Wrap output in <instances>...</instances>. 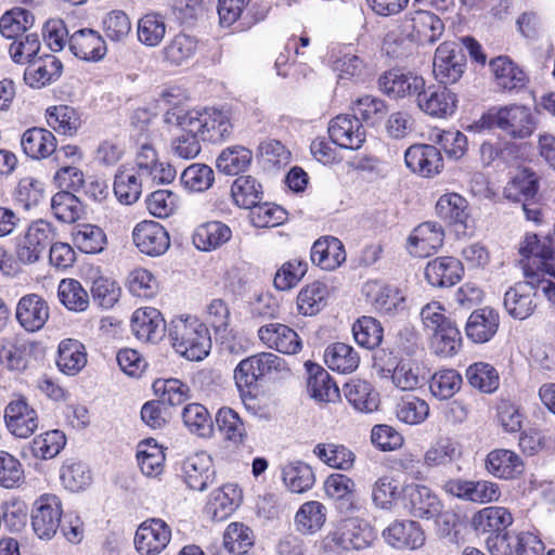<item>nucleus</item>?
I'll use <instances>...</instances> for the list:
<instances>
[{"instance_id": "27", "label": "nucleus", "mask_w": 555, "mask_h": 555, "mask_svg": "<svg viewBox=\"0 0 555 555\" xmlns=\"http://www.w3.org/2000/svg\"><path fill=\"white\" fill-rule=\"evenodd\" d=\"M464 269L462 262L449 256L430 260L425 268L428 283L435 287H450L460 282Z\"/></svg>"}, {"instance_id": "45", "label": "nucleus", "mask_w": 555, "mask_h": 555, "mask_svg": "<svg viewBox=\"0 0 555 555\" xmlns=\"http://www.w3.org/2000/svg\"><path fill=\"white\" fill-rule=\"evenodd\" d=\"M437 215L451 224L466 227L468 203L457 193H447L439 197L436 204Z\"/></svg>"}, {"instance_id": "34", "label": "nucleus", "mask_w": 555, "mask_h": 555, "mask_svg": "<svg viewBox=\"0 0 555 555\" xmlns=\"http://www.w3.org/2000/svg\"><path fill=\"white\" fill-rule=\"evenodd\" d=\"M490 68L496 85L503 90H519L528 82L526 73L507 56H498L491 60Z\"/></svg>"}, {"instance_id": "31", "label": "nucleus", "mask_w": 555, "mask_h": 555, "mask_svg": "<svg viewBox=\"0 0 555 555\" xmlns=\"http://www.w3.org/2000/svg\"><path fill=\"white\" fill-rule=\"evenodd\" d=\"M21 146L23 152L33 159H43L55 152L56 139L44 128H29L22 134Z\"/></svg>"}, {"instance_id": "11", "label": "nucleus", "mask_w": 555, "mask_h": 555, "mask_svg": "<svg viewBox=\"0 0 555 555\" xmlns=\"http://www.w3.org/2000/svg\"><path fill=\"white\" fill-rule=\"evenodd\" d=\"M328 134L334 144L341 149L357 151L366 139V131L354 115L340 114L328 124Z\"/></svg>"}, {"instance_id": "36", "label": "nucleus", "mask_w": 555, "mask_h": 555, "mask_svg": "<svg viewBox=\"0 0 555 555\" xmlns=\"http://www.w3.org/2000/svg\"><path fill=\"white\" fill-rule=\"evenodd\" d=\"M232 236L231 229L221 221H209L196 228L193 234V244L203 251L219 248Z\"/></svg>"}, {"instance_id": "44", "label": "nucleus", "mask_w": 555, "mask_h": 555, "mask_svg": "<svg viewBox=\"0 0 555 555\" xmlns=\"http://www.w3.org/2000/svg\"><path fill=\"white\" fill-rule=\"evenodd\" d=\"M235 204L245 209H251L260 204L263 197L262 185L253 176H240L231 186Z\"/></svg>"}, {"instance_id": "5", "label": "nucleus", "mask_w": 555, "mask_h": 555, "mask_svg": "<svg viewBox=\"0 0 555 555\" xmlns=\"http://www.w3.org/2000/svg\"><path fill=\"white\" fill-rule=\"evenodd\" d=\"M457 95L446 85H429L424 81L423 90L415 100L417 108L433 118L447 119L457 108Z\"/></svg>"}, {"instance_id": "57", "label": "nucleus", "mask_w": 555, "mask_h": 555, "mask_svg": "<svg viewBox=\"0 0 555 555\" xmlns=\"http://www.w3.org/2000/svg\"><path fill=\"white\" fill-rule=\"evenodd\" d=\"M65 444V435L54 429L36 436L30 442V451L36 459L50 460L55 457Z\"/></svg>"}, {"instance_id": "40", "label": "nucleus", "mask_w": 555, "mask_h": 555, "mask_svg": "<svg viewBox=\"0 0 555 555\" xmlns=\"http://www.w3.org/2000/svg\"><path fill=\"white\" fill-rule=\"evenodd\" d=\"M326 365L338 373H352L359 366L360 357L352 346L345 343H334L324 351Z\"/></svg>"}, {"instance_id": "32", "label": "nucleus", "mask_w": 555, "mask_h": 555, "mask_svg": "<svg viewBox=\"0 0 555 555\" xmlns=\"http://www.w3.org/2000/svg\"><path fill=\"white\" fill-rule=\"evenodd\" d=\"M88 362L85 345L73 338L63 339L57 349L56 365L59 370L68 375H77Z\"/></svg>"}, {"instance_id": "64", "label": "nucleus", "mask_w": 555, "mask_h": 555, "mask_svg": "<svg viewBox=\"0 0 555 555\" xmlns=\"http://www.w3.org/2000/svg\"><path fill=\"white\" fill-rule=\"evenodd\" d=\"M401 494L402 489L389 476L379 477L372 486V502L379 509H392Z\"/></svg>"}, {"instance_id": "58", "label": "nucleus", "mask_w": 555, "mask_h": 555, "mask_svg": "<svg viewBox=\"0 0 555 555\" xmlns=\"http://www.w3.org/2000/svg\"><path fill=\"white\" fill-rule=\"evenodd\" d=\"M57 295L68 310L81 312L89 306V295L77 280H62L59 284Z\"/></svg>"}, {"instance_id": "41", "label": "nucleus", "mask_w": 555, "mask_h": 555, "mask_svg": "<svg viewBox=\"0 0 555 555\" xmlns=\"http://www.w3.org/2000/svg\"><path fill=\"white\" fill-rule=\"evenodd\" d=\"M461 456V444L449 437H441L433 442L424 453V465L429 468L446 466L460 460Z\"/></svg>"}, {"instance_id": "53", "label": "nucleus", "mask_w": 555, "mask_h": 555, "mask_svg": "<svg viewBox=\"0 0 555 555\" xmlns=\"http://www.w3.org/2000/svg\"><path fill=\"white\" fill-rule=\"evenodd\" d=\"M72 235L75 246L86 254L101 253L106 245L104 231L94 224H79L75 228Z\"/></svg>"}, {"instance_id": "17", "label": "nucleus", "mask_w": 555, "mask_h": 555, "mask_svg": "<svg viewBox=\"0 0 555 555\" xmlns=\"http://www.w3.org/2000/svg\"><path fill=\"white\" fill-rule=\"evenodd\" d=\"M534 276H526V282H518L505 292L504 308L513 319L526 320L533 314L537 308Z\"/></svg>"}, {"instance_id": "43", "label": "nucleus", "mask_w": 555, "mask_h": 555, "mask_svg": "<svg viewBox=\"0 0 555 555\" xmlns=\"http://www.w3.org/2000/svg\"><path fill=\"white\" fill-rule=\"evenodd\" d=\"M197 51L195 37L179 33L163 49L164 61L173 66L189 62Z\"/></svg>"}, {"instance_id": "62", "label": "nucleus", "mask_w": 555, "mask_h": 555, "mask_svg": "<svg viewBox=\"0 0 555 555\" xmlns=\"http://www.w3.org/2000/svg\"><path fill=\"white\" fill-rule=\"evenodd\" d=\"M51 209L57 220L73 223L80 218L82 205L72 192H57L51 198Z\"/></svg>"}, {"instance_id": "46", "label": "nucleus", "mask_w": 555, "mask_h": 555, "mask_svg": "<svg viewBox=\"0 0 555 555\" xmlns=\"http://www.w3.org/2000/svg\"><path fill=\"white\" fill-rule=\"evenodd\" d=\"M326 520V508L319 501L304 503L295 515V525L299 532L313 534L318 532Z\"/></svg>"}, {"instance_id": "35", "label": "nucleus", "mask_w": 555, "mask_h": 555, "mask_svg": "<svg viewBox=\"0 0 555 555\" xmlns=\"http://www.w3.org/2000/svg\"><path fill=\"white\" fill-rule=\"evenodd\" d=\"M309 374L307 387L311 397L320 402H333L339 398V389L322 366L307 362Z\"/></svg>"}, {"instance_id": "51", "label": "nucleus", "mask_w": 555, "mask_h": 555, "mask_svg": "<svg viewBox=\"0 0 555 555\" xmlns=\"http://www.w3.org/2000/svg\"><path fill=\"white\" fill-rule=\"evenodd\" d=\"M216 424L222 436L236 444L244 443L247 437L246 426L236 411L224 406L216 414Z\"/></svg>"}, {"instance_id": "39", "label": "nucleus", "mask_w": 555, "mask_h": 555, "mask_svg": "<svg viewBox=\"0 0 555 555\" xmlns=\"http://www.w3.org/2000/svg\"><path fill=\"white\" fill-rule=\"evenodd\" d=\"M348 402L360 412L371 413L378 408V393L363 379H352L344 386Z\"/></svg>"}, {"instance_id": "61", "label": "nucleus", "mask_w": 555, "mask_h": 555, "mask_svg": "<svg viewBox=\"0 0 555 555\" xmlns=\"http://www.w3.org/2000/svg\"><path fill=\"white\" fill-rule=\"evenodd\" d=\"M429 414V405L423 399L413 395L403 397L396 405V415L399 421L409 425L423 423Z\"/></svg>"}, {"instance_id": "30", "label": "nucleus", "mask_w": 555, "mask_h": 555, "mask_svg": "<svg viewBox=\"0 0 555 555\" xmlns=\"http://www.w3.org/2000/svg\"><path fill=\"white\" fill-rule=\"evenodd\" d=\"M324 491L335 502L340 513L348 514L356 511V482L347 475L331 474L324 481Z\"/></svg>"}, {"instance_id": "56", "label": "nucleus", "mask_w": 555, "mask_h": 555, "mask_svg": "<svg viewBox=\"0 0 555 555\" xmlns=\"http://www.w3.org/2000/svg\"><path fill=\"white\" fill-rule=\"evenodd\" d=\"M434 352L441 357H452L462 346V336L453 322L430 334Z\"/></svg>"}, {"instance_id": "25", "label": "nucleus", "mask_w": 555, "mask_h": 555, "mask_svg": "<svg viewBox=\"0 0 555 555\" xmlns=\"http://www.w3.org/2000/svg\"><path fill=\"white\" fill-rule=\"evenodd\" d=\"M63 72V64L53 54H43L27 65L24 80L31 88L40 89L57 80Z\"/></svg>"}, {"instance_id": "47", "label": "nucleus", "mask_w": 555, "mask_h": 555, "mask_svg": "<svg viewBox=\"0 0 555 555\" xmlns=\"http://www.w3.org/2000/svg\"><path fill=\"white\" fill-rule=\"evenodd\" d=\"M253 152L244 146L234 145L224 149L217 157L216 166L224 175L235 176L245 171L251 164Z\"/></svg>"}, {"instance_id": "60", "label": "nucleus", "mask_w": 555, "mask_h": 555, "mask_svg": "<svg viewBox=\"0 0 555 555\" xmlns=\"http://www.w3.org/2000/svg\"><path fill=\"white\" fill-rule=\"evenodd\" d=\"M47 122L53 130L64 135H73L80 126L76 111L67 105L48 108Z\"/></svg>"}, {"instance_id": "38", "label": "nucleus", "mask_w": 555, "mask_h": 555, "mask_svg": "<svg viewBox=\"0 0 555 555\" xmlns=\"http://www.w3.org/2000/svg\"><path fill=\"white\" fill-rule=\"evenodd\" d=\"M241 489L234 483H228L211 493L208 511L215 520L228 518L240 505Z\"/></svg>"}, {"instance_id": "9", "label": "nucleus", "mask_w": 555, "mask_h": 555, "mask_svg": "<svg viewBox=\"0 0 555 555\" xmlns=\"http://www.w3.org/2000/svg\"><path fill=\"white\" fill-rule=\"evenodd\" d=\"M171 540V528L160 518L144 520L137 529L134 546L141 555H158Z\"/></svg>"}, {"instance_id": "42", "label": "nucleus", "mask_w": 555, "mask_h": 555, "mask_svg": "<svg viewBox=\"0 0 555 555\" xmlns=\"http://www.w3.org/2000/svg\"><path fill=\"white\" fill-rule=\"evenodd\" d=\"M282 479L285 487L293 493H304L310 490L315 482L311 466L300 461L284 465Z\"/></svg>"}, {"instance_id": "10", "label": "nucleus", "mask_w": 555, "mask_h": 555, "mask_svg": "<svg viewBox=\"0 0 555 555\" xmlns=\"http://www.w3.org/2000/svg\"><path fill=\"white\" fill-rule=\"evenodd\" d=\"M494 122L498 128L514 139L530 137L537 127L531 109L517 104L501 107L494 117Z\"/></svg>"}, {"instance_id": "54", "label": "nucleus", "mask_w": 555, "mask_h": 555, "mask_svg": "<svg viewBox=\"0 0 555 555\" xmlns=\"http://www.w3.org/2000/svg\"><path fill=\"white\" fill-rule=\"evenodd\" d=\"M144 184L134 169L120 170L115 176L114 193L120 203L131 205L139 199Z\"/></svg>"}, {"instance_id": "28", "label": "nucleus", "mask_w": 555, "mask_h": 555, "mask_svg": "<svg viewBox=\"0 0 555 555\" xmlns=\"http://www.w3.org/2000/svg\"><path fill=\"white\" fill-rule=\"evenodd\" d=\"M69 49L75 56L83 61L102 60L107 48L102 36L93 29H80L70 37Z\"/></svg>"}, {"instance_id": "12", "label": "nucleus", "mask_w": 555, "mask_h": 555, "mask_svg": "<svg viewBox=\"0 0 555 555\" xmlns=\"http://www.w3.org/2000/svg\"><path fill=\"white\" fill-rule=\"evenodd\" d=\"M132 240L137 248L151 257L165 254L170 246L167 230L158 222L143 220L132 231Z\"/></svg>"}, {"instance_id": "22", "label": "nucleus", "mask_w": 555, "mask_h": 555, "mask_svg": "<svg viewBox=\"0 0 555 555\" xmlns=\"http://www.w3.org/2000/svg\"><path fill=\"white\" fill-rule=\"evenodd\" d=\"M258 337L267 347L281 353L295 354L301 349L298 334L285 324H266L258 330Z\"/></svg>"}, {"instance_id": "48", "label": "nucleus", "mask_w": 555, "mask_h": 555, "mask_svg": "<svg viewBox=\"0 0 555 555\" xmlns=\"http://www.w3.org/2000/svg\"><path fill=\"white\" fill-rule=\"evenodd\" d=\"M137 460L145 476L157 477L163 473L165 454L154 439H147L138 444Z\"/></svg>"}, {"instance_id": "59", "label": "nucleus", "mask_w": 555, "mask_h": 555, "mask_svg": "<svg viewBox=\"0 0 555 555\" xmlns=\"http://www.w3.org/2000/svg\"><path fill=\"white\" fill-rule=\"evenodd\" d=\"M180 181L190 192H204L212 185L215 173L208 165L194 163L182 171Z\"/></svg>"}, {"instance_id": "3", "label": "nucleus", "mask_w": 555, "mask_h": 555, "mask_svg": "<svg viewBox=\"0 0 555 555\" xmlns=\"http://www.w3.org/2000/svg\"><path fill=\"white\" fill-rule=\"evenodd\" d=\"M372 541V529L362 519L349 517L341 519L324 538V547L328 551L363 550Z\"/></svg>"}, {"instance_id": "26", "label": "nucleus", "mask_w": 555, "mask_h": 555, "mask_svg": "<svg viewBox=\"0 0 555 555\" xmlns=\"http://www.w3.org/2000/svg\"><path fill=\"white\" fill-rule=\"evenodd\" d=\"M485 467L490 475L504 480L515 479L525 470L520 456L508 449L490 451L486 457Z\"/></svg>"}, {"instance_id": "24", "label": "nucleus", "mask_w": 555, "mask_h": 555, "mask_svg": "<svg viewBox=\"0 0 555 555\" xmlns=\"http://www.w3.org/2000/svg\"><path fill=\"white\" fill-rule=\"evenodd\" d=\"M500 314L491 307L474 310L467 319L465 333L476 344L489 341L498 332Z\"/></svg>"}, {"instance_id": "19", "label": "nucleus", "mask_w": 555, "mask_h": 555, "mask_svg": "<svg viewBox=\"0 0 555 555\" xmlns=\"http://www.w3.org/2000/svg\"><path fill=\"white\" fill-rule=\"evenodd\" d=\"M408 168L423 177L438 175L443 168L440 151L431 144H414L404 153Z\"/></svg>"}, {"instance_id": "14", "label": "nucleus", "mask_w": 555, "mask_h": 555, "mask_svg": "<svg viewBox=\"0 0 555 555\" xmlns=\"http://www.w3.org/2000/svg\"><path fill=\"white\" fill-rule=\"evenodd\" d=\"M424 78L413 73H404L400 69H391L384 73L378 79V86L383 93L392 99L416 100L420 90H423Z\"/></svg>"}, {"instance_id": "50", "label": "nucleus", "mask_w": 555, "mask_h": 555, "mask_svg": "<svg viewBox=\"0 0 555 555\" xmlns=\"http://www.w3.org/2000/svg\"><path fill=\"white\" fill-rule=\"evenodd\" d=\"M328 289L321 282L304 287L297 296V309L304 315H315L327 304Z\"/></svg>"}, {"instance_id": "15", "label": "nucleus", "mask_w": 555, "mask_h": 555, "mask_svg": "<svg viewBox=\"0 0 555 555\" xmlns=\"http://www.w3.org/2000/svg\"><path fill=\"white\" fill-rule=\"evenodd\" d=\"M444 231L436 222L427 221L413 229L408 237L406 248L410 255L426 258L438 251L443 245Z\"/></svg>"}, {"instance_id": "33", "label": "nucleus", "mask_w": 555, "mask_h": 555, "mask_svg": "<svg viewBox=\"0 0 555 555\" xmlns=\"http://www.w3.org/2000/svg\"><path fill=\"white\" fill-rule=\"evenodd\" d=\"M513 524V516L502 506L485 507L474 514L472 526L478 533L499 534Z\"/></svg>"}, {"instance_id": "6", "label": "nucleus", "mask_w": 555, "mask_h": 555, "mask_svg": "<svg viewBox=\"0 0 555 555\" xmlns=\"http://www.w3.org/2000/svg\"><path fill=\"white\" fill-rule=\"evenodd\" d=\"M465 68L466 56L461 44L454 41H444L439 44L434 56V74L441 83H455Z\"/></svg>"}, {"instance_id": "63", "label": "nucleus", "mask_w": 555, "mask_h": 555, "mask_svg": "<svg viewBox=\"0 0 555 555\" xmlns=\"http://www.w3.org/2000/svg\"><path fill=\"white\" fill-rule=\"evenodd\" d=\"M466 377L470 386L486 393L495 391L500 384L496 370L483 362L469 365L466 370Z\"/></svg>"}, {"instance_id": "55", "label": "nucleus", "mask_w": 555, "mask_h": 555, "mask_svg": "<svg viewBox=\"0 0 555 555\" xmlns=\"http://www.w3.org/2000/svg\"><path fill=\"white\" fill-rule=\"evenodd\" d=\"M35 22L34 15L21 8L5 12L0 18V33L8 39H16L24 35Z\"/></svg>"}, {"instance_id": "1", "label": "nucleus", "mask_w": 555, "mask_h": 555, "mask_svg": "<svg viewBox=\"0 0 555 555\" xmlns=\"http://www.w3.org/2000/svg\"><path fill=\"white\" fill-rule=\"evenodd\" d=\"M164 120L180 130L197 132L202 140L211 143L223 141L232 132L229 114L218 108H206L201 113L171 109L166 112Z\"/></svg>"}, {"instance_id": "18", "label": "nucleus", "mask_w": 555, "mask_h": 555, "mask_svg": "<svg viewBox=\"0 0 555 555\" xmlns=\"http://www.w3.org/2000/svg\"><path fill=\"white\" fill-rule=\"evenodd\" d=\"M182 478L195 491H204L215 480L212 459L206 452L188 456L182 463Z\"/></svg>"}, {"instance_id": "21", "label": "nucleus", "mask_w": 555, "mask_h": 555, "mask_svg": "<svg viewBox=\"0 0 555 555\" xmlns=\"http://www.w3.org/2000/svg\"><path fill=\"white\" fill-rule=\"evenodd\" d=\"M131 330L138 339L156 343L165 334L166 322L156 308H139L132 314Z\"/></svg>"}, {"instance_id": "7", "label": "nucleus", "mask_w": 555, "mask_h": 555, "mask_svg": "<svg viewBox=\"0 0 555 555\" xmlns=\"http://www.w3.org/2000/svg\"><path fill=\"white\" fill-rule=\"evenodd\" d=\"M62 503L57 495L44 493L34 504L31 526L40 539H51L61 526Z\"/></svg>"}, {"instance_id": "16", "label": "nucleus", "mask_w": 555, "mask_h": 555, "mask_svg": "<svg viewBox=\"0 0 555 555\" xmlns=\"http://www.w3.org/2000/svg\"><path fill=\"white\" fill-rule=\"evenodd\" d=\"M363 294L372 308L382 314H395L404 309V296L397 287L379 281H369L363 286Z\"/></svg>"}, {"instance_id": "8", "label": "nucleus", "mask_w": 555, "mask_h": 555, "mask_svg": "<svg viewBox=\"0 0 555 555\" xmlns=\"http://www.w3.org/2000/svg\"><path fill=\"white\" fill-rule=\"evenodd\" d=\"M4 423L10 434L16 438L26 439L38 429L39 417L27 400L18 396L7 404Z\"/></svg>"}, {"instance_id": "2", "label": "nucleus", "mask_w": 555, "mask_h": 555, "mask_svg": "<svg viewBox=\"0 0 555 555\" xmlns=\"http://www.w3.org/2000/svg\"><path fill=\"white\" fill-rule=\"evenodd\" d=\"M175 350L190 361H201L209 354L211 338L209 330L197 317L175 318L168 328Z\"/></svg>"}, {"instance_id": "49", "label": "nucleus", "mask_w": 555, "mask_h": 555, "mask_svg": "<svg viewBox=\"0 0 555 555\" xmlns=\"http://www.w3.org/2000/svg\"><path fill=\"white\" fill-rule=\"evenodd\" d=\"M538 192V178L533 171L525 169L517 173L504 188L503 194L513 202H529Z\"/></svg>"}, {"instance_id": "4", "label": "nucleus", "mask_w": 555, "mask_h": 555, "mask_svg": "<svg viewBox=\"0 0 555 555\" xmlns=\"http://www.w3.org/2000/svg\"><path fill=\"white\" fill-rule=\"evenodd\" d=\"M403 37L418 44H434L444 31V23L435 13L413 9L409 11L399 25Z\"/></svg>"}, {"instance_id": "52", "label": "nucleus", "mask_w": 555, "mask_h": 555, "mask_svg": "<svg viewBox=\"0 0 555 555\" xmlns=\"http://www.w3.org/2000/svg\"><path fill=\"white\" fill-rule=\"evenodd\" d=\"M166 35L165 17L155 12L146 13L137 24L139 41L146 47H157Z\"/></svg>"}, {"instance_id": "29", "label": "nucleus", "mask_w": 555, "mask_h": 555, "mask_svg": "<svg viewBox=\"0 0 555 555\" xmlns=\"http://www.w3.org/2000/svg\"><path fill=\"white\" fill-rule=\"evenodd\" d=\"M310 258L321 269L333 271L345 262L346 251L337 237L323 236L313 243Z\"/></svg>"}, {"instance_id": "23", "label": "nucleus", "mask_w": 555, "mask_h": 555, "mask_svg": "<svg viewBox=\"0 0 555 555\" xmlns=\"http://www.w3.org/2000/svg\"><path fill=\"white\" fill-rule=\"evenodd\" d=\"M383 538L396 548L416 550L425 542L424 531L414 520L393 521L383 531Z\"/></svg>"}, {"instance_id": "37", "label": "nucleus", "mask_w": 555, "mask_h": 555, "mask_svg": "<svg viewBox=\"0 0 555 555\" xmlns=\"http://www.w3.org/2000/svg\"><path fill=\"white\" fill-rule=\"evenodd\" d=\"M313 454L325 465L338 470H350L356 454L348 447L335 442H321L314 446Z\"/></svg>"}, {"instance_id": "13", "label": "nucleus", "mask_w": 555, "mask_h": 555, "mask_svg": "<svg viewBox=\"0 0 555 555\" xmlns=\"http://www.w3.org/2000/svg\"><path fill=\"white\" fill-rule=\"evenodd\" d=\"M402 494L405 508L414 517L431 519L442 512L439 498L427 486L406 485L402 488Z\"/></svg>"}, {"instance_id": "20", "label": "nucleus", "mask_w": 555, "mask_h": 555, "mask_svg": "<svg viewBox=\"0 0 555 555\" xmlns=\"http://www.w3.org/2000/svg\"><path fill=\"white\" fill-rule=\"evenodd\" d=\"M15 317L23 328L28 332H37L47 323L50 308L41 296L28 294L18 300Z\"/></svg>"}]
</instances>
